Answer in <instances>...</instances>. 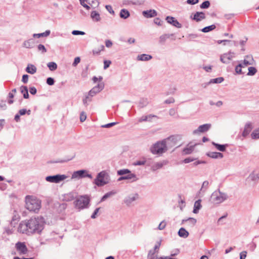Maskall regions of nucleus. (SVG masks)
<instances>
[{"label":"nucleus","mask_w":259,"mask_h":259,"mask_svg":"<svg viewBox=\"0 0 259 259\" xmlns=\"http://www.w3.org/2000/svg\"><path fill=\"white\" fill-rule=\"evenodd\" d=\"M212 144L220 151L224 152L226 151L228 144L221 145L214 142H212Z\"/></svg>","instance_id":"c85d7f7f"},{"label":"nucleus","mask_w":259,"mask_h":259,"mask_svg":"<svg viewBox=\"0 0 259 259\" xmlns=\"http://www.w3.org/2000/svg\"><path fill=\"white\" fill-rule=\"evenodd\" d=\"M215 28V25L214 24H212L204 27L201 30V31L203 32L206 33L214 30Z\"/></svg>","instance_id":"4c0bfd02"},{"label":"nucleus","mask_w":259,"mask_h":259,"mask_svg":"<svg viewBox=\"0 0 259 259\" xmlns=\"http://www.w3.org/2000/svg\"><path fill=\"white\" fill-rule=\"evenodd\" d=\"M81 6H82L84 8L87 9V10H89L90 9V6L86 4H85V2H87L88 4L92 7V5L91 3L90 0H79Z\"/></svg>","instance_id":"ea45409f"},{"label":"nucleus","mask_w":259,"mask_h":259,"mask_svg":"<svg viewBox=\"0 0 259 259\" xmlns=\"http://www.w3.org/2000/svg\"><path fill=\"white\" fill-rule=\"evenodd\" d=\"M31 113V111L30 110H27L26 109H22L19 111L18 114L20 115H24L26 113L28 115H30Z\"/></svg>","instance_id":"8fccbe9b"},{"label":"nucleus","mask_w":259,"mask_h":259,"mask_svg":"<svg viewBox=\"0 0 259 259\" xmlns=\"http://www.w3.org/2000/svg\"><path fill=\"white\" fill-rule=\"evenodd\" d=\"M119 16L122 19H126L130 16V13L126 9H122L120 10Z\"/></svg>","instance_id":"cd10ccee"},{"label":"nucleus","mask_w":259,"mask_h":259,"mask_svg":"<svg viewBox=\"0 0 259 259\" xmlns=\"http://www.w3.org/2000/svg\"><path fill=\"white\" fill-rule=\"evenodd\" d=\"M167 149L166 143L164 139L161 141H158L153 144L151 147L150 150L153 154L161 155L165 153Z\"/></svg>","instance_id":"7ed1b4c3"},{"label":"nucleus","mask_w":259,"mask_h":259,"mask_svg":"<svg viewBox=\"0 0 259 259\" xmlns=\"http://www.w3.org/2000/svg\"><path fill=\"white\" fill-rule=\"evenodd\" d=\"M147 163L146 158H143L141 160L136 161L134 164L135 165H144Z\"/></svg>","instance_id":"49530a36"},{"label":"nucleus","mask_w":259,"mask_h":259,"mask_svg":"<svg viewBox=\"0 0 259 259\" xmlns=\"http://www.w3.org/2000/svg\"><path fill=\"white\" fill-rule=\"evenodd\" d=\"M248 72L247 73V75L252 76L254 75L257 72L256 69L254 67H249L248 68Z\"/></svg>","instance_id":"79ce46f5"},{"label":"nucleus","mask_w":259,"mask_h":259,"mask_svg":"<svg viewBox=\"0 0 259 259\" xmlns=\"http://www.w3.org/2000/svg\"><path fill=\"white\" fill-rule=\"evenodd\" d=\"M86 177L90 179L93 178L92 175L91 174H89V171L87 170L81 169L74 171L72 175L71 179H79Z\"/></svg>","instance_id":"6e6552de"},{"label":"nucleus","mask_w":259,"mask_h":259,"mask_svg":"<svg viewBox=\"0 0 259 259\" xmlns=\"http://www.w3.org/2000/svg\"><path fill=\"white\" fill-rule=\"evenodd\" d=\"M178 235L182 238H186L189 236V232L184 228H181L178 232Z\"/></svg>","instance_id":"bb28decb"},{"label":"nucleus","mask_w":259,"mask_h":259,"mask_svg":"<svg viewBox=\"0 0 259 259\" xmlns=\"http://www.w3.org/2000/svg\"><path fill=\"white\" fill-rule=\"evenodd\" d=\"M130 170L128 169H122L118 170L117 172V175L119 176H124L127 174L130 173Z\"/></svg>","instance_id":"a18cd8bd"},{"label":"nucleus","mask_w":259,"mask_h":259,"mask_svg":"<svg viewBox=\"0 0 259 259\" xmlns=\"http://www.w3.org/2000/svg\"><path fill=\"white\" fill-rule=\"evenodd\" d=\"M206 155L214 159L222 158L224 156L222 153L217 152H209L207 153Z\"/></svg>","instance_id":"aec40b11"},{"label":"nucleus","mask_w":259,"mask_h":259,"mask_svg":"<svg viewBox=\"0 0 259 259\" xmlns=\"http://www.w3.org/2000/svg\"><path fill=\"white\" fill-rule=\"evenodd\" d=\"M109 182V176L105 170H102L97 175L93 183L98 187H102L107 184Z\"/></svg>","instance_id":"20e7f679"},{"label":"nucleus","mask_w":259,"mask_h":259,"mask_svg":"<svg viewBox=\"0 0 259 259\" xmlns=\"http://www.w3.org/2000/svg\"><path fill=\"white\" fill-rule=\"evenodd\" d=\"M153 117L158 118V117L156 115H155L153 114H149L147 115H143L139 118L138 122H146V121L151 122V121H152V119Z\"/></svg>","instance_id":"6ab92c4d"},{"label":"nucleus","mask_w":259,"mask_h":259,"mask_svg":"<svg viewBox=\"0 0 259 259\" xmlns=\"http://www.w3.org/2000/svg\"><path fill=\"white\" fill-rule=\"evenodd\" d=\"M123 177H127V178H125V179L132 180V182H136L139 179L137 176L135 174L132 173L131 171H130V173L125 175Z\"/></svg>","instance_id":"2f4dec72"},{"label":"nucleus","mask_w":259,"mask_h":259,"mask_svg":"<svg viewBox=\"0 0 259 259\" xmlns=\"http://www.w3.org/2000/svg\"><path fill=\"white\" fill-rule=\"evenodd\" d=\"M92 97L90 96H88L85 97V98L83 100V103L85 106H87L88 105V103L91 102Z\"/></svg>","instance_id":"09e8293b"},{"label":"nucleus","mask_w":259,"mask_h":259,"mask_svg":"<svg viewBox=\"0 0 259 259\" xmlns=\"http://www.w3.org/2000/svg\"><path fill=\"white\" fill-rule=\"evenodd\" d=\"M210 6V2L208 1H206L203 2L201 5L200 8L201 9H207Z\"/></svg>","instance_id":"3c124183"},{"label":"nucleus","mask_w":259,"mask_h":259,"mask_svg":"<svg viewBox=\"0 0 259 259\" xmlns=\"http://www.w3.org/2000/svg\"><path fill=\"white\" fill-rule=\"evenodd\" d=\"M91 17L94 21L96 22H98L101 20L100 14L96 11H93L91 12Z\"/></svg>","instance_id":"7c9ffc66"},{"label":"nucleus","mask_w":259,"mask_h":259,"mask_svg":"<svg viewBox=\"0 0 259 259\" xmlns=\"http://www.w3.org/2000/svg\"><path fill=\"white\" fill-rule=\"evenodd\" d=\"M142 14L144 17L149 18L156 16L157 13L155 10H149L143 11Z\"/></svg>","instance_id":"dca6fc26"},{"label":"nucleus","mask_w":259,"mask_h":259,"mask_svg":"<svg viewBox=\"0 0 259 259\" xmlns=\"http://www.w3.org/2000/svg\"><path fill=\"white\" fill-rule=\"evenodd\" d=\"M251 129H252V126H251V123H246L244 126V128L242 133V136L243 137H246L247 135H248V134L250 132Z\"/></svg>","instance_id":"412c9836"},{"label":"nucleus","mask_w":259,"mask_h":259,"mask_svg":"<svg viewBox=\"0 0 259 259\" xmlns=\"http://www.w3.org/2000/svg\"><path fill=\"white\" fill-rule=\"evenodd\" d=\"M72 34L74 35H84L85 34V32L83 31H79V30H73L72 31Z\"/></svg>","instance_id":"052dcab7"},{"label":"nucleus","mask_w":259,"mask_h":259,"mask_svg":"<svg viewBox=\"0 0 259 259\" xmlns=\"http://www.w3.org/2000/svg\"><path fill=\"white\" fill-rule=\"evenodd\" d=\"M51 31L49 30H46L45 32L40 33H35L33 34V36L34 37L39 38L40 37H47L50 34Z\"/></svg>","instance_id":"f704fd0d"},{"label":"nucleus","mask_w":259,"mask_h":259,"mask_svg":"<svg viewBox=\"0 0 259 259\" xmlns=\"http://www.w3.org/2000/svg\"><path fill=\"white\" fill-rule=\"evenodd\" d=\"M168 163L167 160H163L161 162H156L151 166V169L153 171H155L158 169L162 167L163 166L166 165Z\"/></svg>","instance_id":"a211bd4d"},{"label":"nucleus","mask_w":259,"mask_h":259,"mask_svg":"<svg viewBox=\"0 0 259 259\" xmlns=\"http://www.w3.org/2000/svg\"><path fill=\"white\" fill-rule=\"evenodd\" d=\"M37 49L38 51H41L42 53L47 52V49L43 45L39 44L37 47Z\"/></svg>","instance_id":"5fc2aeb1"},{"label":"nucleus","mask_w":259,"mask_h":259,"mask_svg":"<svg viewBox=\"0 0 259 259\" xmlns=\"http://www.w3.org/2000/svg\"><path fill=\"white\" fill-rule=\"evenodd\" d=\"M117 122H111V123H108V124H104V125H102L101 126L102 127H103V128H109V127H111V126H113V125H115L117 124Z\"/></svg>","instance_id":"bf43d9fd"},{"label":"nucleus","mask_w":259,"mask_h":259,"mask_svg":"<svg viewBox=\"0 0 259 259\" xmlns=\"http://www.w3.org/2000/svg\"><path fill=\"white\" fill-rule=\"evenodd\" d=\"M25 207L30 211L38 212L41 207V201L35 197L26 196Z\"/></svg>","instance_id":"f03ea898"},{"label":"nucleus","mask_w":259,"mask_h":259,"mask_svg":"<svg viewBox=\"0 0 259 259\" xmlns=\"http://www.w3.org/2000/svg\"><path fill=\"white\" fill-rule=\"evenodd\" d=\"M46 82L49 85H53L54 84L55 80L53 78L50 77L47 79Z\"/></svg>","instance_id":"4d7b16f0"},{"label":"nucleus","mask_w":259,"mask_h":259,"mask_svg":"<svg viewBox=\"0 0 259 259\" xmlns=\"http://www.w3.org/2000/svg\"><path fill=\"white\" fill-rule=\"evenodd\" d=\"M148 259H166L165 258H163V257H157L156 255H154L153 254L150 253H148L147 256Z\"/></svg>","instance_id":"864d4df0"},{"label":"nucleus","mask_w":259,"mask_h":259,"mask_svg":"<svg viewBox=\"0 0 259 259\" xmlns=\"http://www.w3.org/2000/svg\"><path fill=\"white\" fill-rule=\"evenodd\" d=\"M80 61V58L79 57H76L74 59V62L72 63L73 66H76Z\"/></svg>","instance_id":"338daca9"},{"label":"nucleus","mask_w":259,"mask_h":259,"mask_svg":"<svg viewBox=\"0 0 259 259\" xmlns=\"http://www.w3.org/2000/svg\"><path fill=\"white\" fill-rule=\"evenodd\" d=\"M249 178L253 181L259 179V173L252 172L249 176Z\"/></svg>","instance_id":"37998d69"},{"label":"nucleus","mask_w":259,"mask_h":259,"mask_svg":"<svg viewBox=\"0 0 259 259\" xmlns=\"http://www.w3.org/2000/svg\"><path fill=\"white\" fill-rule=\"evenodd\" d=\"M253 58L252 56H246L243 61L240 63L242 65L243 68L249 65H252L253 64Z\"/></svg>","instance_id":"f3484780"},{"label":"nucleus","mask_w":259,"mask_h":259,"mask_svg":"<svg viewBox=\"0 0 259 259\" xmlns=\"http://www.w3.org/2000/svg\"><path fill=\"white\" fill-rule=\"evenodd\" d=\"M166 226V223L164 221H162L159 225L158 229L160 230H163Z\"/></svg>","instance_id":"680f3d73"},{"label":"nucleus","mask_w":259,"mask_h":259,"mask_svg":"<svg viewBox=\"0 0 259 259\" xmlns=\"http://www.w3.org/2000/svg\"><path fill=\"white\" fill-rule=\"evenodd\" d=\"M20 90L21 94H23V96L24 99L29 98V96L28 94V88L26 86H21L20 88Z\"/></svg>","instance_id":"a878e982"},{"label":"nucleus","mask_w":259,"mask_h":259,"mask_svg":"<svg viewBox=\"0 0 259 259\" xmlns=\"http://www.w3.org/2000/svg\"><path fill=\"white\" fill-rule=\"evenodd\" d=\"M154 22L155 24L161 26L162 24L163 21H162L159 18H156L154 20Z\"/></svg>","instance_id":"69168bd1"},{"label":"nucleus","mask_w":259,"mask_h":259,"mask_svg":"<svg viewBox=\"0 0 259 259\" xmlns=\"http://www.w3.org/2000/svg\"><path fill=\"white\" fill-rule=\"evenodd\" d=\"M208 184L209 183L207 181H204L203 183H202L200 191L202 192H205L208 188Z\"/></svg>","instance_id":"de8ad7c7"},{"label":"nucleus","mask_w":259,"mask_h":259,"mask_svg":"<svg viewBox=\"0 0 259 259\" xmlns=\"http://www.w3.org/2000/svg\"><path fill=\"white\" fill-rule=\"evenodd\" d=\"M211 124L210 123H206L201 125L194 130L193 132V134H198L200 133H205L207 132L211 127Z\"/></svg>","instance_id":"f8f14e48"},{"label":"nucleus","mask_w":259,"mask_h":259,"mask_svg":"<svg viewBox=\"0 0 259 259\" xmlns=\"http://www.w3.org/2000/svg\"><path fill=\"white\" fill-rule=\"evenodd\" d=\"M251 136L253 139H259V128L254 130L252 133Z\"/></svg>","instance_id":"c03bdc74"},{"label":"nucleus","mask_w":259,"mask_h":259,"mask_svg":"<svg viewBox=\"0 0 259 259\" xmlns=\"http://www.w3.org/2000/svg\"><path fill=\"white\" fill-rule=\"evenodd\" d=\"M234 57V53L231 52L222 55L220 57L221 61L224 63H229Z\"/></svg>","instance_id":"4468645a"},{"label":"nucleus","mask_w":259,"mask_h":259,"mask_svg":"<svg viewBox=\"0 0 259 259\" xmlns=\"http://www.w3.org/2000/svg\"><path fill=\"white\" fill-rule=\"evenodd\" d=\"M228 198L227 194L221 192L220 190L214 191L211 195V200L214 203L220 204Z\"/></svg>","instance_id":"423d86ee"},{"label":"nucleus","mask_w":259,"mask_h":259,"mask_svg":"<svg viewBox=\"0 0 259 259\" xmlns=\"http://www.w3.org/2000/svg\"><path fill=\"white\" fill-rule=\"evenodd\" d=\"M47 66L51 71H55L57 68V64L54 62H50L47 64Z\"/></svg>","instance_id":"58836bf2"},{"label":"nucleus","mask_w":259,"mask_h":259,"mask_svg":"<svg viewBox=\"0 0 259 259\" xmlns=\"http://www.w3.org/2000/svg\"><path fill=\"white\" fill-rule=\"evenodd\" d=\"M166 20L167 22V23L172 25L173 22L176 20L175 18L171 17V16H167L166 17Z\"/></svg>","instance_id":"6e6d98bb"},{"label":"nucleus","mask_w":259,"mask_h":259,"mask_svg":"<svg viewBox=\"0 0 259 259\" xmlns=\"http://www.w3.org/2000/svg\"><path fill=\"white\" fill-rule=\"evenodd\" d=\"M67 178L65 175H56L54 176H49L46 177V180L47 182L54 183H59L64 180Z\"/></svg>","instance_id":"1a4fd4ad"},{"label":"nucleus","mask_w":259,"mask_h":259,"mask_svg":"<svg viewBox=\"0 0 259 259\" xmlns=\"http://www.w3.org/2000/svg\"><path fill=\"white\" fill-rule=\"evenodd\" d=\"M201 201L200 199H199L195 202L193 210L194 213H197L201 208Z\"/></svg>","instance_id":"c756f323"},{"label":"nucleus","mask_w":259,"mask_h":259,"mask_svg":"<svg viewBox=\"0 0 259 259\" xmlns=\"http://www.w3.org/2000/svg\"><path fill=\"white\" fill-rule=\"evenodd\" d=\"M45 223V219L41 216L31 218L28 220L22 221L19 225L18 231L28 235L39 234L44 229Z\"/></svg>","instance_id":"f257e3e1"},{"label":"nucleus","mask_w":259,"mask_h":259,"mask_svg":"<svg viewBox=\"0 0 259 259\" xmlns=\"http://www.w3.org/2000/svg\"><path fill=\"white\" fill-rule=\"evenodd\" d=\"M188 222L190 227H192L195 226L196 223V219L193 218H189L188 219L183 220L182 221V224H184L185 222Z\"/></svg>","instance_id":"473e14b6"},{"label":"nucleus","mask_w":259,"mask_h":259,"mask_svg":"<svg viewBox=\"0 0 259 259\" xmlns=\"http://www.w3.org/2000/svg\"><path fill=\"white\" fill-rule=\"evenodd\" d=\"M90 200L87 195H81L77 198L73 203L76 208L82 209L89 207Z\"/></svg>","instance_id":"39448f33"},{"label":"nucleus","mask_w":259,"mask_h":259,"mask_svg":"<svg viewBox=\"0 0 259 259\" xmlns=\"http://www.w3.org/2000/svg\"><path fill=\"white\" fill-rule=\"evenodd\" d=\"M35 44V40L33 38H30L23 42V46L26 48H33Z\"/></svg>","instance_id":"393cba45"},{"label":"nucleus","mask_w":259,"mask_h":259,"mask_svg":"<svg viewBox=\"0 0 259 259\" xmlns=\"http://www.w3.org/2000/svg\"><path fill=\"white\" fill-rule=\"evenodd\" d=\"M36 67L32 64H28L26 68V71L31 74H34L36 72Z\"/></svg>","instance_id":"b1692460"},{"label":"nucleus","mask_w":259,"mask_h":259,"mask_svg":"<svg viewBox=\"0 0 259 259\" xmlns=\"http://www.w3.org/2000/svg\"><path fill=\"white\" fill-rule=\"evenodd\" d=\"M15 248L20 255L25 254L28 252V249L25 242H18L15 244Z\"/></svg>","instance_id":"9d476101"},{"label":"nucleus","mask_w":259,"mask_h":259,"mask_svg":"<svg viewBox=\"0 0 259 259\" xmlns=\"http://www.w3.org/2000/svg\"><path fill=\"white\" fill-rule=\"evenodd\" d=\"M152 58V57L151 55L145 54L139 55L137 56V60L142 61H147L151 60Z\"/></svg>","instance_id":"4be33fe9"},{"label":"nucleus","mask_w":259,"mask_h":259,"mask_svg":"<svg viewBox=\"0 0 259 259\" xmlns=\"http://www.w3.org/2000/svg\"><path fill=\"white\" fill-rule=\"evenodd\" d=\"M104 84L103 82L98 83L97 85L94 87L89 91L88 93L89 96H90L91 97L94 96L97 93L101 91L104 89Z\"/></svg>","instance_id":"9b49d317"},{"label":"nucleus","mask_w":259,"mask_h":259,"mask_svg":"<svg viewBox=\"0 0 259 259\" xmlns=\"http://www.w3.org/2000/svg\"><path fill=\"white\" fill-rule=\"evenodd\" d=\"M190 18L196 22H199L205 19V14L202 12H197L194 14L193 17L191 16Z\"/></svg>","instance_id":"2eb2a0df"},{"label":"nucleus","mask_w":259,"mask_h":259,"mask_svg":"<svg viewBox=\"0 0 259 259\" xmlns=\"http://www.w3.org/2000/svg\"><path fill=\"white\" fill-rule=\"evenodd\" d=\"M87 118V115L84 112H82L80 115V121L81 122H83Z\"/></svg>","instance_id":"13d9d810"},{"label":"nucleus","mask_w":259,"mask_h":259,"mask_svg":"<svg viewBox=\"0 0 259 259\" xmlns=\"http://www.w3.org/2000/svg\"><path fill=\"white\" fill-rule=\"evenodd\" d=\"M195 160V158L189 157H187V158H185L183 160V162L185 163H190L191 162L194 161Z\"/></svg>","instance_id":"e2e57ef3"},{"label":"nucleus","mask_w":259,"mask_h":259,"mask_svg":"<svg viewBox=\"0 0 259 259\" xmlns=\"http://www.w3.org/2000/svg\"><path fill=\"white\" fill-rule=\"evenodd\" d=\"M243 68L242 66V65L240 64H239L236 67H235V71L237 74H243L244 73L242 72L241 68Z\"/></svg>","instance_id":"603ef678"},{"label":"nucleus","mask_w":259,"mask_h":259,"mask_svg":"<svg viewBox=\"0 0 259 259\" xmlns=\"http://www.w3.org/2000/svg\"><path fill=\"white\" fill-rule=\"evenodd\" d=\"M106 10L111 14L114 15V11L112 9V7L110 5L106 6Z\"/></svg>","instance_id":"0e129e2a"},{"label":"nucleus","mask_w":259,"mask_h":259,"mask_svg":"<svg viewBox=\"0 0 259 259\" xmlns=\"http://www.w3.org/2000/svg\"><path fill=\"white\" fill-rule=\"evenodd\" d=\"M182 139V136L180 135H172L164 139L168 148L176 146Z\"/></svg>","instance_id":"0eeeda50"},{"label":"nucleus","mask_w":259,"mask_h":259,"mask_svg":"<svg viewBox=\"0 0 259 259\" xmlns=\"http://www.w3.org/2000/svg\"><path fill=\"white\" fill-rule=\"evenodd\" d=\"M149 104V101L147 98H143L140 99L138 102V107L140 108H143L146 107Z\"/></svg>","instance_id":"5701e85b"},{"label":"nucleus","mask_w":259,"mask_h":259,"mask_svg":"<svg viewBox=\"0 0 259 259\" xmlns=\"http://www.w3.org/2000/svg\"><path fill=\"white\" fill-rule=\"evenodd\" d=\"M139 198V195L137 193L132 194L126 197L124 199V203L130 206L134 201H136Z\"/></svg>","instance_id":"ddd939ff"},{"label":"nucleus","mask_w":259,"mask_h":259,"mask_svg":"<svg viewBox=\"0 0 259 259\" xmlns=\"http://www.w3.org/2000/svg\"><path fill=\"white\" fill-rule=\"evenodd\" d=\"M194 149V146H190L189 147L185 148L183 150V154L184 155H188L191 154Z\"/></svg>","instance_id":"c9c22d12"},{"label":"nucleus","mask_w":259,"mask_h":259,"mask_svg":"<svg viewBox=\"0 0 259 259\" xmlns=\"http://www.w3.org/2000/svg\"><path fill=\"white\" fill-rule=\"evenodd\" d=\"M224 79L222 77H218L216 78L211 79L209 80V83H220L224 81Z\"/></svg>","instance_id":"a19ab883"},{"label":"nucleus","mask_w":259,"mask_h":259,"mask_svg":"<svg viewBox=\"0 0 259 259\" xmlns=\"http://www.w3.org/2000/svg\"><path fill=\"white\" fill-rule=\"evenodd\" d=\"M173 35V34H164L161 35L159 37V43L163 44L167 38Z\"/></svg>","instance_id":"72a5a7b5"},{"label":"nucleus","mask_w":259,"mask_h":259,"mask_svg":"<svg viewBox=\"0 0 259 259\" xmlns=\"http://www.w3.org/2000/svg\"><path fill=\"white\" fill-rule=\"evenodd\" d=\"M247 251H243L240 253V259H245L246 257Z\"/></svg>","instance_id":"774afa93"},{"label":"nucleus","mask_w":259,"mask_h":259,"mask_svg":"<svg viewBox=\"0 0 259 259\" xmlns=\"http://www.w3.org/2000/svg\"><path fill=\"white\" fill-rule=\"evenodd\" d=\"M116 193V191H111L109 192H107L102 197L101 201H105L106 199L115 195Z\"/></svg>","instance_id":"e433bc0d"}]
</instances>
